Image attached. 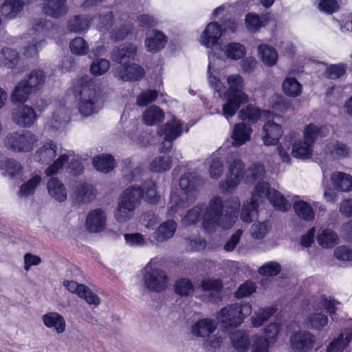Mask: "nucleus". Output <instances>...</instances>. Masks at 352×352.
<instances>
[{
    "label": "nucleus",
    "instance_id": "nucleus-1",
    "mask_svg": "<svg viewBox=\"0 0 352 352\" xmlns=\"http://www.w3.org/2000/svg\"><path fill=\"white\" fill-rule=\"evenodd\" d=\"M239 206L238 197L228 201L224 207L222 199L214 197L211 199L207 208L204 204H198L190 210L182 219V223L187 226L196 223L204 211L202 224L206 232H211L217 228L228 229L233 226L237 219Z\"/></svg>",
    "mask_w": 352,
    "mask_h": 352
},
{
    "label": "nucleus",
    "instance_id": "nucleus-2",
    "mask_svg": "<svg viewBox=\"0 0 352 352\" xmlns=\"http://www.w3.org/2000/svg\"><path fill=\"white\" fill-rule=\"evenodd\" d=\"M267 197L273 206L280 211L287 210L290 204L288 201L275 189L270 188L268 183L258 182L252 193L250 201L243 205L241 218L244 222H251L258 215V208L260 203Z\"/></svg>",
    "mask_w": 352,
    "mask_h": 352
},
{
    "label": "nucleus",
    "instance_id": "nucleus-3",
    "mask_svg": "<svg viewBox=\"0 0 352 352\" xmlns=\"http://www.w3.org/2000/svg\"><path fill=\"white\" fill-rule=\"evenodd\" d=\"M58 33V28L51 21L45 19L34 20L32 28L24 36L27 44L23 47V55L27 58L36 57L39 49L46 43V38H56Z\"/></svg>",
    "mask_w": 352,
    "mask_h": 352
},
{
    "label": "nucleus",
    "instance_id": "nucleus-4",
    "mask_svg": "<svg viewBox=\"0 0 352 352\" xmlns=\"http://www.w3.org/2000/svg\"><path fill=\"white\" fill-rule=\"evenodd\" d=\"M79 113L83 117H89L98 111L100 91L89 76L77 79L74 85Z\"/></svg>",
    "mask_w": 352,
    "mask_h": 352
},
{
    "label": "nucleus",
    "instance_id": "nucleus-5",
    "mask_svg": "<svg viewBox=\"0 0 352 352\" xmlns=\"http://www.w3.org/2000/svg\"><path fill=\"white\" fill-rule=\"evenodd\" d=\"M136 47L132 44L121 45L112 53L113 60L121 65L116 69V75L123 81L138 80L142 78L144 70L135 63H130L136 53Z\"/></svg>",
    "mask_w": 352,
    "mask_h": 352
},
{
    "label": "nucleus",
    "instance_id": "nucleus-6",
    "mask_svg": "<svg viewBox=\"0 0 352 352\" xmlns=\"http://www.w3.org/2000/svg\"><path fill=\"white\" fill-rule=\"evenodd\" d=\"M228 89L225 92L226 102L223 105V116L229 120L232 118L241 105L248 100V96L243 91L244 87L243 78L239 74H232L228 76Z\"/></svg>",
    "mask_w": 352,
    "mask_h": 352
},
{
    "label": "nucleus",
    "instance_id": "nucleus-7",
    "mask_svg": "<svg viewBox=\"0 0 352 352\" xmlns=\"http://www.w3.org/2000/svg\"><path fill=\"white\" fill-rule=\"evenodd\" d=\"M340 305V302L331 298L321 297L317 299L312 305L313 311L309 313L305 318L308 327L317 331L322 330L329 321L327 316L322 313V309L325 308L333 318V314Z\"/></svg>",
    "mask_w": 352,
    "mask_h": 352
},
{
    "label": "nucleus",
    "instance_id": "nucleus-8",
    "mask_svg": "<svg viewBox=\"0 0 352 352\" xmlns=\"http://www.w3.org/2000/svg\"><path fill=\"white\" fill-rule=\"evenodd\" d=\"M38 142V136L30 131H14L5 136L3 145L12 153H26L31 152Z\"/></svg>",
    "mask_w": 352,
    "mask_h": 352
},
{
    "label": "nucleus",
    "instance_id": "nucleus-9",
    "mask_svg": "<svg viewBox=\"0 0 352 352\" xmlns=\"http://www.w3.org/2000/svg\"><path fill=\"white\" fill-rule=\"evenodd\" d=\"M251 312L252 307L249 303H235L222 308L218 312L217 318L226 327H236Z\"/></svg>",
    "mask_w": 352,
    "mask_h": 352
},
{
    "label": "nucleus",
    "instance_id": "nucleus-10",
    "mask_svg": "<svg viewBox=\"0 0 352 352\" xmlns=\"http://www.w3.org/2000/svg\"><path fill=\"white\" fill-rule=\"evenodd\" d=\"M179 184L181 189L184 192L180 195L175 192L171 194L170 200L168 204L169 215L175 214L186 206L184 199L188 198V194L192 193L197 186V180L192 173L182 175L179 179Z\"/></svg>",
    "mask_w": 352,
    "mask_h": 352
},
{
    "label": "nucleus",
    "instance_id": "nucleus-11",
    "mask_svg": "<svg viewBox=\"0 0 352 352\" xmlns=\"http://www.w3.org/2000/svg\"><path fill=\"white\" fill-rule=\"evenodd\" d=\"M168 278L166 272L154 266L151 261L144 267L143 282L144 287L149 291L161 292L168 286Z\"/></svg>",
    "mask_w": 352,
    "mask_h": 352
},
{
    "label": "nucleus",
    "instance_id": "nucleus-12",
    "mask_svg": "<svg viewBox=\"0 0 352 352\" xmlns=\"http://www.w3.org/2000/svg\"><path fill=\"white\" fill-rule=\"evenodd\" d=\"M69 161V168L74 175L80 174L83 171V167L81 163L75 158V156L69 152L67 154H62L54 162L45 170L47 176L52 175L58 173L63 166Z\"/></svg>",
    "mask_w": 352,
    "mask_h": 352
},
{
    "label": "nucleus",
    "instance_id": "nucleus-13",
    "mask_svg": "<svg viewBox=\"0 0 352 352\" xmlns=\"http://www.w3.org/2000/svg\"><path fill=\"white\" fill-rule=\"evenodd\" d=\"M182 126L183 122L175 118L160 126L158 134L166 142L163 144L162 151L170 149L172 146L171 142L181 135Z\"/></svg>",
    "mask_w": 352,
    "mask_h": 352
},
{
    "label": "nucleus",
    "instance_id": "nucleus-14",
    "mask_svg": "<svg viewBox=\"0 0 352 352\" xmlns=\"http://www.w3.org/2000/svg\"><path fill=\"white\" fill-rule=\"evenodd\" d=\"M12 122L20 127L30 128L37 120L35 110L28 105H21L13 109L11 115Z\"/></svg>",
    "mask_w": 352,
    "mask_h": 352
},
{
    "label": "nucleus",
    "instance_id": "nucleus-15",
    "mask_svg": "<svg viewBox=\"0 0 352 352\" xmlns=\"http://www.w3.org/2000/svg\"><path fill=\"white\" fill-rule=\"evenodd\" d=\"M107 220V212L101 208H96L87 214L85 226L89 232H100L105 230Z\"/></svg>",
    "mask_w": 352,
    "mask_h": 352
},
{
    "label": "nucleus",
    "instance_id": "nucleus-16",
    "mask_svg": "<svg viewBox=\"0 0 352 352\" xmlns=\"http://www.w3.org/2000/svg\"><path fill=\"white\" fill-rule=\"evenodd\" d=\"M243 164L239 160H234L230 165L229 173L225 181L220 183V187L222 190L230 191L238 186L243 174Z\"/></svg>",
    "mask_w": 352,
    "mask_h": 352
},
{
    "label": "nucleus",
    "instance_id": "nucleus-17",
    "mask_svg": "<svg viewBox=\"0 0 352 352\" xmlns=\"http://www.w3.org/2000/svg\"><path fill=\"white\" fill-rule=\"evenodd\" d=\"M314 342V336L306 331H299L290 338L292 348L298 352L308 351L313 347Z\"/></svg>",
    "mask_w": 352,
    "mask_h": 352
},
{
    "label": "nucleus",
    "instance_id": "nucleus-18",
    "mask_svg": "<svg viewBox=\"0 0 352 352\" xmlns=\"http://www.w3.org/2000/svg\"><path fill=\"white\" fill-rule=\"evenodd\" d=\"M177 225L173 220H167L160 223L153 233V243L162 244L173 236L177 230Z\"/></svg>",
    "mask_w": 352,
    "mask_h": 352
},
{
    "label": "nucleus",
    "instance_id": "nucleus-19",
    "mask_svg": "<svg viewBox=\"0 0 352 352\" xmlns=\"http://www.w3.org/2000/svg\"><path fill=\"white\" fill-rule=\"evenodd\" d=\"M58 146L55 142L47 140L38 147L34 154V159L41 164L50 163L56 155Z\"/></svg>",
    "mask_w": 352,
    "mask_h": 352
},
{
    "label": "nucleus",
    "instance_id": "nucleus-20",
    "mask_svg": "<svg viewBox=\"0 0 352 352\" xmlns=\"http://www.w3.org/2000/svg\"><path fill=\"white\" fill-rule=\"evenodd\" d=\"M221 31L222 30L217 23H208L199 38V43L206 47H212L218 43L222 35Z\"/></svg>",
    "mask_w": 352,
    "mask_h": 352
},
{
    "label": "nucleus",
    "instance_id": "nucleus-21",
    "mask_svg": "<svg viewBox=\"0 0 352 352\" xmlns=\"http://www.w3.org/2000/svg\"><path fill=\"white\" fill-rule=\"evenodd\" d=\"M267 120L263 127L262 140L266 146L275 145L278 142L280 138L283 135L282 127L280 125Z\"/></svg>",
    "mask_w": 352,
    "mask_h": 352
},
{
    "label": "nucleus",
    "instance_id": "nucleus-22",
    "mask_svg": "<svg viewBox=\"0 0 352 352\" xmlns=\"http://www.w3.org/2000/svg\"><path fill=\"white\" fill-rule=\"evenodd\" d=\"M351 340L352 320H349L344 331L329 344L327 352H342Z\"/></svg>",
    "mask_w": 352,
    "mask_h": 352
},
{
    "label": "nucleus",
    "instance_id": "nucleus-23",
    "mask_svg": "<svg viewBox=\"0 0 352 352\" xmlns=\"http://www.w3.org/2000/svg\"><path fill=\"white\" fill-rule=\"evenodd\" d=\"M41 7L46 15L54 18L64 16L68 11L66 0H43Z\"/></svg>",
    "mask_w": 352,
    "mask_h": 352
},
{
    "label": "nucleus",
    "instance_id": "nucleus-24",
    "mask_svg": "<svg viewBox=\"0 0 352 352\" xmlns=\"http://www.w3.org/2000/svg\"><path fill=\"white\" fill-rule=\"evenodd\" d=\"M349 147L342 142L336 140H328L324 146V153L327 157L332 159H340L349 155Z\"/></svg>",
    "mask_w": 352,
    "mask_h": 352
},
{
    "label": "nucleus",
    "instance_id": "nucleus-25",
    "mask_svg": "<svg viewBox=\"0 0 352 352\" xmlns=\"http://www.w3.org/2000/svg\"><path fill=\"white\" fill-rule=\"evenodd\" d=\"M239 118L250 122H256L258 119L274 118V115L267 110L261 111L257 107L249 104L241 109L239 113Z\"/></svg>",
    "mask_w": 352,
    "mask_h": 352
},
{
    "label": "nucleus",
    "instance_id": "nucleus-26",
    "mask_svg": "<svg viewBox=\"0 0 352 352\" xmlns=\"http://www.w3.org/2000/svg\"><path fill=\"white\" fill-rule=\"evenodd\" d=\"M43 324L48 329H54L60 334L65 331L66 322L64 317L58 312L49 311L41 316Z\"/></svg>",
    "mask_w": 352,
    "mask_h": 352
},
{
    "label": "nucleus",
    "instance_id": "nucleus-27",
    "mask_svg": "<svg viewBox=\"0 0 352 352\" xmlns=\"http://www.w3.org/2000/svg\"><path fill=\"white\" fill-rule=\"evenodd\" d=\"M142 192L139 187L130 186L120 195L118 202L135 210L140 205Z\"/></svg>",
    "mask_w": 352,
    "mask_h": 352
},
{
    "label": "nucleus",
    "instance_id": "nucleus-28",
    "mask_svg": "<svg viewBox=\"0 0 352 352\" xmlns=\"http://www.w3.org/2000/svg\"><path fill=\"white\" fill-rule=\"evenodd\" d=\"M217 327V322L214 319L204 318L199 320L191 327V333L197 337H206L212 333Z\"/></svg>",
    "mask_w": 352,
    "mask_h": 352
},
{
    "label": "nucleus",
    "instance_id": "nucleus-29",
    "mask_svg": "<svg viewBox=\"0 0 352 352\" xmlns=\"http://www.w3.org/2000/svg\"><path fill=\"white\" fill-rule=\"evenodd\" d=\"M293 208L299 218L307 221H311L314 219L315 214L311 205L300 199L299 197H295L293 201Z\"/></svg>",
    "mask_w": 352,
    "mask_h": 352
},
{
    "label": "nucleus",
    "instance_id": "nucleus-30",
    "mask_svg": "<svg viewBox=\"0 0 352 352\" xmlns=\"http://www.w3.org/2000/svg\"><path fill=\"white\" fill-rule=\"evenodd\" d=\"M252 131V128L244 123L236 124L232 133V144L239 146L249 141Z\"/></svg>",
    "mask_w": 352,
    "mask_h": 352
},
{
    "label": "nucleus",
    "instance_id": "nucleus-31",
    "mask_svg": "<svg viewBox=\"0 0 352 352\" xmlns=\"http://www.w3.org/2000/svg\"><path fill=\"white\" fill-rule=\"evenodd\" d=\"M314 144L305 139L296 140L293 146L292 154L297 159L307 160L312 156Z\"/></svg>",
    "mask_w": 352,
    "mask_h": 352
},
{
    "label": "nucleus",
    "instance_id": "nucleus-32",
    "mask_svg": "<svg viewBox=\"0 0 352 352\" xmlns=\"http://www.w3.org/2000/svg\"><path fill=\"white\" fill-rule=\"evenodd\" d=\"M167 42L166 37L159 31H152L148 34L145 41L146 47L151 52H157L164 47Z\"/></svg>",
    "mask_w": 352,
    "mask_h": 352
},
{
    "label": "nucleus",
    "instance_id": "nucleus-33",
    "mask_svg": "<svg viewBox=\"0 0 352 352\" xmlns=\"http://www.w3.org/2000/svg\"><path fill=\"white\" fill-rule=\"evenodd\" d=\"M49 195L55 200L63 202L67 199V190L57 178L52 177L47 184Z\"/></svg>",
    "mask_w": 352,
    "mask_h": 352
},
{
    "label": "nucleus",
    "instance_id": "nucleus-34",
    "mask_svg": "<svg viewBox=\"0 0 352 352\" xmlns=\"http://www.w3.org/2000/svg\"><path fill=\"white\" fill-rule=\"evenodd\" d=\"M329 131V129L326 125H316L311 123L305 126L303 130V138L314 145L318 137H325Z\"/></svg>",
    "mask_w": 352,
    "mask_h": 352
},
{
    "label": "nucleus",
    "instance_id": "nucleus-35",
    "mask_svg": "<svg viewBox=\"0 0 352 352\" xmlns=\"http://www.w3.org/2000/svg\"><path fill=\"white\" fill-rule=\"evenodd\" d=\"M257 51L259 58L265 65L272 67L276 63L278 55L273 47L262 43L258 46Z\"/></svg>",
    "mask_w": 352,
    "mask_h": 352
},
{
    "label": "nucleus",
    "instance_id": "nucleus-36",
    "mask_svg": "<svg viewBox=\"0 0 352 352\" xmlns=\"http://www.w3.org/2000/svg\"><path fill=\"white\" fill-rule=\"evenodd\" d=\"M333 186L343 192L352 190V176L342 172H335L331 176Z\"/></svg>",
    "mask_w": 352,
    "mask_h": 352
},
{
    "label": "nucleus",
    "instance_id": "nucleus-37",
    "mask_svg": "<svg viewBox=\"0 0 352 352\" xmlns=\"http://www.w3.org/2000/svg\"><path fill=\"white\" fill-rule=\"evenodd\" d=\"M41 182L42 178L39 174H32L30 178L20 186L18 196L23 198L33 195Z\"/></svg>",
    "mask_w": 352,
    "mask_h": 352
},
{
    "label": "nucleus",
    "instance_id": "nucleus-38",
    "mask_svg": "<svg viewBox=\"0 0 352 352\" xmlns=\"http://www.w3.org/2000/svg\"><path fill=\"white\" fill-rule=\"evenodd\" d=\"M338 234L331 229H322L318 231L317 241L324 248H333L338 243Z\"/></svg>",
    "mask_w": 352,
    "mask_h": 352
},
{
    "label": "nucleus",
    "instance_id": "nucleus-39",
    "mask_svg": "<svg viewBox=\"0 0 352 352\" xmlns=\"http://www.w3.org/2000/svg\"><path fill=\"white\" fill-rule=\"evenodd\" d=\"M19 60V53L11 48L0 49V67H14Z\"/></svg>",
    "mask_w": 352,
    "mask_h": 352
},
{
    "label": "nucleus",
    "instance_id": "nucleus-40",
    "mask_svg": "<svg viewBox=\"0 0 352 352\" xmlns=\"http://www.w3.org/2000/svg\"><path fill=\"white\" fill-rule=\"evenodd\" d=\"M24 2L22 0H6L1 8L5 17L14 19L23 10Z\"/></svg>",
    "mask_w": 352,
    "mask_h": 352
},
{
    "label": "nucleus",
    "instance_id": "nucleus-41",
    "mask_svg": "<svg viewBox=\"0 0 352 352\" xmlns=\"http://www.w3.org/2000/svg\"><path fill=\"white\" fill-rule=\"evenodd\" d=\"M276 311V309L273 307L261 308L255 311L251 317L252 326L256 328L261 327L275 314Z\"/></svg>",
    "mask_w": 352,
    "mask_h": 352
},
{
    "label": "nucleus",
    "instance_id": "nucleus-42",
    "mask_svg": "<svg viewBox=\"0 0 352 352\" xmlns=\"http://www.w3.org/2000/svg\"><path fill=\"white\" fill-rule=\"evenodd\" d=\"M33 92L34 91L28 86L25 80H22L15 87L11 95V100L13 102H25L30 94Z\"/></svg>",
    "mask_w": 352,
    "mask_h": 352
},
{
    "label": "nucleus",
    "instance_id": "nucleus-43",
    "mask_svg": "<svg viewBox=\"0 0 352 352\" xmlns=\"http://www.w3.org/2000/svg\"><path fill=\"white\" fill-rule=\"evenodd\" d=\"M282 89L286 96L296 98L300 95L302 86L295 78L287 77L283 82Z\"/></svg>",
    "mask_w": 352,
    "mask_h": 352
},
{
    "label": "nucleus",
    "instance_id": "nucleus-44",
    "mask_svg": "<svg viewBox=\"0 0 352 352\" xmlns=\"http://www.w3.org/2000/svg\"><path fill=\"white\" fill-rule=\"evenodd\" d=\"M270 20V16L267 14L259 16L254 13H248L245 16V26L252 32L258 31L262 26L267 24Z\"/></svg>",
    "mask_w": 352,
    "mask_h": 352
},
{
    "label": "nucleus",
    "instance_id": "nucleus-45",
    "mask_svg": "<svg viewBox=\"0 0 352 352\" xmlns=\"http://www.w3.org/2000/svg\"><path fill=\"white\" fill-rule=\"evenodd\" d=\"M164 113L162 109L155 105L147 108L143 113V121L148 126H153L161 122L164 118Z\"/></svg>",
    "mask_w": 352,
    "mask_h": 352
},
{
    "label": "nucleus",
    "instance_id": "nucleus-46",
    "mask_svg": "<svg viewBox=\"0 0 352 352\" xmlns=\"http://www.w3.org/2000/svg\"><path fill=\"white\" fill-rule=\"evenodd\" d=\"M93 165L98 171L108 173L114 168L115 161L110 155L102 154L94 158Z\"/></svg>",
    "mask_w": 352,
    "mask_h": 352
},
{
    "label": "nucleus",
    "instance_id": "nucleus-47",
    "mask_svg": "<svg viewBox=\"0 0 352 352\" xmlns=\"http://www.w3.org/2000/svg\"><path fill=\"white\" fill-rule=\"evenodd\" d=\"M232 346L239 352H244L250 346V341L248 336L241 331L234 332L231 336Z\"/></svg>",
    "mask_w": 352,
    "mask_h": 352
},
{
    "label": "nucleus",
    "instance_id": "nucleus-48",
    "mask_svg": "<svg viewBox=\"0 0 352 352\" xmlns=\"http://www.w3.org/2000/svg\"><path fill=\"white\" fill-rule=\"evenodd\" d=\"M208 173L210 178L218 179L223 173V157L213 154L208 160Z\"/></svg>",
    "mask_w": 352,
    "mask_h": 352
},
{
    "label": "nucleus",
    "instance_id": "nucleus-49",
    "mask_svg": "<svg viewBox=\"0 0 352 352\" xmlns=\"http://www.w3.org/2000/svg\"><path fill=\"white\" fill-rule=\"evenodd\" d=\"M70 119L68 109L65 107L57 108L49 120L47 124L52 128L58 129Z\"/></svg>",
    "mask_w": 352,
    "mask_h": 352
},
{
    "label": "nucleus",
    "instance_id": "nucleus-50",
    "mask_svg": "<svg viewBox=\"0 0 352 352\" xmlns=\"http://www.w3.org/2000/svg\"><path fill=\"white\" fill-rule=\"evenodd\" d=\"M91 21L83 16L77 15L69 19L67 28L70 32L80 33L88 30Z\"/></svg>",
    "mask_w": 352,
    "mask_h": 352
},
{
    "label": "nucleus",
    "instance_id": "nucleus-51",
    "mask_svg": "<svg viewBox=\"0 0 352 352\" xmlns=\"http://www.w3.org/2000/svg\"><path fill=\"white\" fill-rule=\"evenodd\" d=\"M74 194L78 201L89 202L94 198L95 190L92 186L80 183L76 185Z\"/></svg>",
    "mask_w": 352,
    "mask_h": 352
},
{
    "label": "nucleus",
    "instance_id": "nucleus-52",
    "mask_svg": "<svg viewBox=\"0 0 352 352\" xmlns=\"http://www.w3.org/2000/svg\"><path fill=\"white\" fill-rule=\"evenodd\" d=\"M45 74L43 70L35 69L29 74L28 78L25 80V82L34 92H36L43 87L45 83Z\"/></svg>",
    "mask_w": 352,
    "mask_h": 352
},
{
    "label": "nucleus",
    "instance_id": "nucleus-53",
    "mask_svg": "<svg viewBox=\"0 0 352 352\" xmlns=\"http://www.w3.org/2000/svg\"><path fill=\"white\" fill-rule=\"evenodd\" d=\"M245 47L239 43H230L224 46L223 52L224 54L230 59L239 60L245 54Z\"/></svg>",
    "mask_w": 352,
    "mask_h": 352
},
{
    "label": "nucleus",
    "instance_id": "nucleus-54",
    "mask_svg": "<svg viewBox=\"0 0 352 352\" xmlns=\"http://www.w3.org/2000/svg\"><path fill=\"white\" fill-rule=\"evenodd\" d=\"M0 168L3 171V174L8 175L11 177L19 175L22 172L21 164L12 159H6L1 162Z\"/></svg>",
    "mask_w": 352,
    "mask_h": 352
},
{
    "label": "nucleus",
    "instance_id": "nucleus-55",
    "mask_svg": "<svg viewBox=\"0 0 352 352\" xmlns=\"http://www.w3.org/2000/svg\"><path fill=\"white\" fill-rule=\"evenodd\" d=\"M265 173L263 164H254L251 165L245 173V180L247 183L257 182L261 179Z\"/></svg>",
    "mask_w": 352,
    "mask_h": 352
},
{
    "label": "nucleus",
    "instance_id": "nucleus-56",
    "mask_svg": "<svg viewBox=\"0 0 352 352\" xmlns=\"http://www.w3.org/2000/svg\"><path fill=\"white\" fill-rule=\"evenodd\" d=\"M172 166L170 158L163 155L155 157L150 164V170L154 173H162L168 170Z\"/></svg>",
    "mask_w": 352,
    "mask_h": 352
},
{
    "label": "nucleus",
    "instance_id": "nucleus-57",
    "mask_svg": "<svg viewBox=\"0 0 352 352\" xmlns=\"http://www.w3.org/2000/svg\"><path fill=\"white\" fill-rule=\"evenodd\" d=\"M135 209L118 201L114 212V218L119 223H125L133 217Z\"/></svg>",
    "mask_w": 352,
    "mask_h": 352
},
{
    "label": "nucleus",
    "instance_id": "nucleus-58",
    "mask_svg": "<svg viewBox=\"0 0 352 352\" xmlns=\"http://www.w3.org/2000/svg\"><path fill=\"white\" fill-rule=\"evenodd\" d=\"M96 21V25L101 32L111 30L113 25L117 23V21H113L112 13L109 11L100 14Z\"/></svg>",
    "mask_w": 352,
    "mask_h": 352
},
{
    "label": "nucleus",
    "instance_id": "nucleus-59",
    "mask_svg": "<svg viewBox=\"0 0 352 352\" xmlns=\"http://www.w3.org/2000/svg\"><path fill=\"white\" fill-rule=\"evenodd\" d=\"M142 192V197L151 204H156L160 199L155 184L153 181H148L144 184L143 188L141 189Z\"/></svg>",
    "mask_w": 352,
    "mask_h": 352
},
{
    "label": "nucleus",
    "instance_id": "nucleus-60",
    "mask_svg": "<svg viewBox=\"0 0 352 352\" xmlns=\"http://www.w3.org/2000/svg\"><path fill=\"white\" fill-rule=\"evenodd\" d=\"M175 292L182 296H188L193 294L194 286L188 278H181L175 283Z\"/></svg>",
    "mask_w": 352,
    "mask_h": 352
},
{
    "label": "nucleus",
    "instance_id": "nucleus-61",
    "mask_svg": "<svg viewBox=\"0 0 352 352\" xmlns=\"http://www.w3.org/2000/svg\"><path fill=\"white\" fill-rule=\"evenodd\" d=\"M281 327L279 322H270L263 330V338L274 344L278 338Z\"/></svg>",
    "mask_w": 352,
    "mask_h": 352
},
{
    "label": "nucleus",
    "instance_id": "nucleus-62",
    "mask_svg": "<svg viewBox=\"0 0 352 352\" xmlns=\"http://www.w3.org/2000/svg\"><path fill=\"white\" fill-rule=\"evenodd\" d=\"M109 67L110 63L107 59L98 58L92 62L90 72L94 76H102L109 69Z\"/></svg>",
    "mask_w": 352,
    "mask_h": 352
},
{
    "label": "nucleus",
    "instance_id": "nucleus-63",
    "mask_svg": "<svg viewBox=\"0 0 352 352\" xmlns=\"http://www.w3.org/2000/svg\"><path fill=\"white\" fill-rule=\"evenodd\" d=\"M252 352H268L272 344L265 338L259 335H254L252 337Z\"/></svg>",
    "mask_w": 352,
    "mask_h": 352
},
{
    "label": "nucleus",
    "instance_id": "nucleus-64",
    "mask_svg": "<svg viewBox=\"0 0 352 352\" xmlns=\"http://www.w3.org/2000/svg\"><path fill=\"white\" fill-rule=\"evenodd\" d=\"M70 50L72 54L79 56L85 55L89 50V45L81 37H76L70 43Z\"/></svg>",
    "mask_w": 352,
    "mask_h": 352
}]
</instances>
